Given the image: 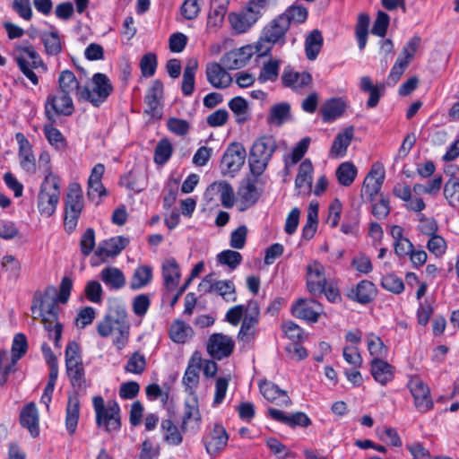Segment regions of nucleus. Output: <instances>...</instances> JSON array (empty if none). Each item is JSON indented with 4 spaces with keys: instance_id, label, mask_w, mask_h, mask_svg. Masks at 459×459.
<instances>
[{
    "instance_id": "0eeeda50",
    "label": "nucleus",
    "mask_w": 459,
    "mask_h": 459,
    "mask_svg": "<svg viewBox=\"0 0 459 459\" xmlns=\"http://www.w3.org/2000/svg\"><path fill=\"white\" fill-rule=\"evenodd\" d=\"M94 88L91 91L88 87H83L79 92V100L91 102L95 107H99L111 94L113 86L108 76L101 73H97L92 77Z\"/></svg>"
},
{
    "instance_id": "a878e982",
    "label": "nucleus",
    "mask_w": 459,
    "mask_h": 459,
    "mask_svg": "<svg viewBox=\"0 0 459 459\" xmlns=\"http://www.w3.org/2000/svg\"><path fill=\"white\" fill-rule=\"evenodd\" d=\"M20 422L23 428L29 429L32 437L39 436V413L34 403H30L22 408L20 413Z\"/></svg>"
},
{
    "instance_id": "49530a36",
    "label": "nucleus",
    "mask_w": 459,
    "mask_h": 459,
    "mask_svg": "<svg viewBox=\"0 0 459 459\" xmlns=\"http://www.w3.org/2000/svg\"><path fill=\"white\" fill-rule=\"evenodd\" d=\"M192 333L189 325L181 320H176L169 328V336L171 340L178 343L186 342L188 335Z\"/></svg>"
},
{
    "instance_id": "6e6552de",
    "label": "nucleus",
    "mask_w": 459,
    "mask_h": 459,
    "mask_svg": "<svg viewBox=\"0 0 459 459\" xmlns=\"http://www.w3.org/2000/svg\"><path fill=\"white\" fill-rule=\"evenodd\" d=\"M247 152L239 143H232L226 149L221 160V171L223 176L233 177L245 163Z\"/></svg>"
},
{
    "instance_id": "5701e85b",
    "label": "nucleus",
    "mask_w": 459,
    "mask_h": 459,
    "mask_svg": "<svg viewBox=\"0 0 459 459\" xmlns=\"http://www.w3.org/2000/svg\"><path fill=\"white\" fill-rule=\"evenodd\" d=\"M281 81L285 87L297 90L310 85L312 83V76L307 72H295L291 66L288 65L282 72Z\"/></svg>"
},
{
    "instance_id": "393cba45",
    "label": "nucleus",
    "mask_w": 459,
    "mask_h": 459,
    "mask_svg": "<svg viewBox=\"0 0 459 459\" xmlns=\"http://www.w3.org/2000/svg\"><path fill=\"white\" fill-rule=\"evenodd\" d=\"M260 391L263 396L269 402L279 406H290L291 400L287 392L280 389L276 385L264 382L260 385Z\"/></svg>"
},
{
    "instance_id": "aec40b11",
    "label": "nucleus",
    "mask_w": 459,
    "mask_h": 459,
    "mask_svg": "<svg viewBox=\"0 0 459 459\" xmlns=\"http://www.w3.org/2000/svg\"><path fill=\"white\" fill-rule=\"evenodd\" d=\"M128 244V238L122 236L114 237L101 241L95 251V255L101 259L105 257H115L119 255Z\"/></svg>"
},
{
    "instance_id": "774afa93",
    "label": "nucleus",
    "mask_w": 459,
    "mask_h": 459,
    "mask_svg": "<svg viewBox=\"0 0 459 459\" xmlns=\"http://www.w3.org/2000/svg\"><path fill=\"white\" fill-rule=\"evenodd\" d=\"M80 247L82 254L88 256L95 247V232L94 230L89 228L83 233L81 241Z\"/></svg>"
},
{
    "instance_id": "69168bd1",
    "label": "nucleus",
    "mask_w": 459,
    "mask_h": 459,
    "mask_svg": "<svg viewBox=\"0 0 459 459\" xmlns=\"http://www.w3.org/2000/svg\"><path fill=\"white\" fill-rule=\"evenodd\" d=\"M82 362L80 354V346L75 341L68 342L65 349V367L75 366V364Z\"/></svg>"
},
{
    "instance_id": "f704fd0d",
    "label": "nucleus",
    "mask_w": 459,
    "mask_h": 459,
    "mask_svg": "<svg viewBox=\"0 0 459 459\" xmlns=\"http://www.w3.org/2000/svg\"><path fill=\"white\" fill-rule=\"evenodd\" d=\"M100 280L106 286L113 290H119L126 284L123 272L117 267H106L100 273Z\"/></svg>"
},
{
    "instance_id": "de8ad7c7",
    "label": "nucleus",
    "mask_w": 459,
    "mask_h": 459,
    "mask_svg": "<svg viewBox=\"0 0 459 459\" xmlns=\"http://www.w3.org/2000/svg\"><path fill=\"white\" fill-rule=\"evenodd\" d=\"M229 108L236 116V121L242 124L248 117V105L247 100L242 97H235L229 102Z\"/></svg>"
},
{
    "instance_id": "423d86ee",
    "label": "nucleus",
    "mask_w": 459,
    "mask_h": 459,
    "mask_svg": "<svg viewBox=\"0 0 459 459\" xmlns=\"http://www.w3.org/2000/svg\"><path fill=\"white\" fill-rule=\"evenodd\" d=\"M267 0H251L246 7L231 12L228 21L232 29H246L255 25L261 16V11Z\"/></svg>"
},
{
    "instance_id": "6ab92c4d",
    "label": "nucleus",
    "mask_w": 459,
    "mask_h": 459,
    "mask_svg": "<svg viewBox=\"0 0 459 459\" xmlns=\"http://www.w3.org/2000/svg\"><path fill=\"white\" fill-rule=\"evenodd\" d=\"M221 64L210 63L206 66L207 81L216 89H225L230 85L232 77Z\"/></svg>"
},
{
    "instance_id": "338daca9",
    "label": "nucleus",
    "mask_w": 459,
    "mask_h": 459,
    "mask_svg": "<svg viewBox=\"0 0 459 459\" xmlns=\"http://www.w3.org/2000/svg\"><path fill=\"white\" fill-rule=\"evenodd\" d=\"M247 236V228L245 225L238 227L231 232L230 245L236 249H241L245 247Z\"/></svg>"
},
{
    "instance_id": "bf43d9fd",
    "label": "nucleus",
    "mask_w": 459,
    "mask_h": 459,
    "mask_svg": "<svg viewBox=\"0 0 459 459\" xmlns=\"http://www.w3.org/2000/svg\"><path fill=\"white\" fill-rule=\"evenodd\" d=\"M203 0H185L180 8L181 15L186 20L196 18L201 11Z\"/></svg>"
},
{
    "instance_id": "c03bdc74",
    "label": "nucleus",
    "mask_w": 459,
    "mask_h": 459,
    "mask_svg": "<svg viewBox=\"0 0 459 459\" xmlns=\"http://www.w3.org/2000/svg\"><path fill=\"white\" fill-rule=\"evenodd\" d=\"M313 165L309 160H303L299 168V172L295 179L297 188L306 187L310 191L312 185Z\"/></svg>"
},
{
    "instance_id": "f257e3e1",
    "label": "nucleus",
    "mask_w": 459,
    "mask_h": 459,
    "mask_svg": "<svg viewBox=\"0 0 459 459\" xmlns=\"http://www.w3.org/2000/svg\"><path fill=\"white\" fill-rule=\"evenodd\" d=\"M130 325L126 310L124 306H112L108 312L97 325L98 333L108 337L111 333H117L113 342L118 350L123 349L129 338Z\"/></svg>"
},
{
    "instance_id": "72a5a7b5",
    "label": "nucleus",
    "mask_w": 459,
    "mask_h": 459,
    "mask_svg": "<svg viewBox=\"0 0 459 459\" xmlns=\"http://www.w3.org/2000/svg\"><path fill=\"white\" fill-rule=\"evenodd\" d=\"M83 88H81L80 82L75 77L74 74L70 70H64L58 76V92L72 94L75 92L79 100V92Z\"/></svg>"
},
{
    "instance_id": "1a4fd4ad",
    "label": "nucleus",
    "mask_w": 459,
    "mask_h": 459,
    "mask_svg": "<svg viewBox=\"0 0 459 459\" xmlns=\"http://www.w3.org/2000/svg\"><path fill=\"white\" fill-rule=\"evenodd\" d=\"M408 388L413 397L414 406L420 413L430 411L434 402L429 385L419 377L413 376L408 382Z\"/></svg>"
},
{
    "instance_id": "dca6fc26",
    "label": "nucleus",
    "mask_w": 459,
    "mask_h": 459,
    "mask_svg": "<svg viewBox=\"0 0 459 459\" xmlns=\"http://www.w3.org/2000/svg\"><path fill=\"white\" fill-rule=\"evenodd\" d=\"M96 423L99 428H104L111 434L119 430L121 427L120 408L116 401H108L106 411L101 412V418H96Z\"/></svg>"
},
{
    "instance_id": "4468645a",
    "label": "nucleus",
    "mask_w": 459,
    "mask_h": 459,
    "mask_svg": "<svg viewBox=\"0 0 459 459\" xmlns=\"http://www.w3.org/2000/svg\"><path fill=\"white\" fill-rule=\"evenodd\" d=\"M307 18V11L299 5L289 7L282 14L272 22V29H288L290 26H298Z\"/></svg>"
},
{
    "instance_id": "412c9836",
    "label": "nucleus",
    "mask_w": 459,
    "mask_h": 459,
    "mask_svg": "<svg viewBox=\"0 0 459 459\" xmlns=\"http://www.w3.org/2000/svg\"><path fill=\"white\" fill-rule=\"evenodd\" d=\"M162 82L160 80L153 81L152 87L148 90L144 100L148 108L145 112L150 114L152 117L160 118L161 117L160 99L162 97Z\"/></svg>"
},
{
    "instance_id": "e433bc0d",
    "label": "nucleus",
    "mask_w": 459,
    "mask_h": 459,
    "mask_svg": "<svg viewBox=\"0 0 459 459\" xmlns=\"http://www.w3.org/2000/svg\"><path fill=\"white\" fill-rule=\"evenodd\" d=\"M162 275L167 290H173L178 284L180 270L175 259H169L162 267Z\"/></svg>"
},
{
    "instance_id": "f03ea898",
    "label": "nucleus",
    "mask_w": 459,
    "mask_h": 459,
    "mask_svg": "<svg viewBox=\"0 0 459 459\" xmlns=\"http://www.w3.org/2000/svg\"><path fill=\"white\" fill-rule=\"evenodd\" d=\"M66 368L67 376L71 385L76 389L75 394L68 397L65 415V428L70 435H74L76 431L79 415H80V400L78 392L85 391L88 384L85 378V371L82 362L75 364V366H68Z\"/></svg>"
},
{
    "instance_id": "79ce46f5",
    "label": "nucleus",
    "mask_w": 459,
    "mask_h": 459,
    "mask_svg": "<svg viewBox=\"0 0 459 459\" xmlns=\"http://www.w3.org/2000/svg\"><path fill=\"white\" fill-rule=\"evenodd\" d=\"M358 174L356 166L350 161L340 164L335 171L338 182L343 186H351Z\"/></svg>"
},
{
    "instance_id": "58836bf2",
    "label": "nucleus",
    "mask_w": 459,
    "mask_h": 459,
    "mask_svg": "<svg viewBox=\"0 0 459 459\" xmlns=\"http://www.w3.org/2000/svg\"><path fill=\"white\" fill-rule=\"evenodd\" d=\"M198 68V62L195 58L187 61L184 69L181 90L185 96H190L195 90V76Z\"/></svg>"
},
{
    "instance_id": "b1692460",
    "label": "nucleus",
    "mask_w": 459,
    "mask_h": 459,
    "mask_svg": "<svg viewBox=\"0 0 459 459\" xmlns=\"http://www.w3.org/2000/svg\"><path fill=\"white\" fill-rule=\"evenodd\" d=\"M268 414L276 421L286 424L290 427L301 426L307 427L311 424L309 418L303 412H295L291 415H286L282 411L269 408Z\"/></svg>"
},
{
    "instance_id": "9d476101",
    "label": "nucleus",
    "mask_w": 459,
    "mask_h": 459,
    "mask_svg": "<svg viewBox=\"0 0 459 459\" xmlns=\"http://www.w3.org/2000/svg\"><path fill=\"white\" fill-rule=\"evenodd\" d=\"M74 110L73 100L68 93L59 92V95H49L45 105L47 117L55 121L56 116H70Z\"/></svg>"
},
{
    "instance_id": "09e8293b",
    "label": "nucleus",
    "mask_w": 459,
    "mask_h": 459,
    "mask_svg": "<svg viewBox=\"0 0 459 459\" xmlns=\"http://www.w3.org/2000/svg\"><path fill=\"white\" fill-rule=\"evenodd\" d=\"M41 39L48 55L56 56L61 52V40L56 31L44 32L41 35Z\"/></svg>"
},
{
    "instance_id": "c85d7f7f",
    "label": "nucleus",
    "mask_w": 459,
    "mask_h": 459,
    "mask_svg": "<svg viewBox=\"0 0 459 459\" xmlns=\"http://www.w3.org/2000/svg\"><path fill=\"white\" fill-rule=\"evenodd\" d=\"M200 422L201 413L197 400L194 399L191 403L186 402L181 430L183 432H186L188 429L196 430L199 429Z\"/></svg>"
},
{
    "instance_id": "473e14b6",
    "label": "nucleus",
    "mask_w": 459,
    "mask_h": 459,
    "mask_svg": "<svg viewBox=\"0 0 459 459\" xmlns=\"http://www.w3.org/2000/svg\"><path fill=\"white\" fill-rule=\"evenodd\" d=\"M209 194H219L221 204L225 208H231L235 203V195L232 186L225 182L221 181L219 183L212 184L206 191V195Z\"/></svg>"
},
{
    "instance_id": "3c124183",
    "label": "nucleus",
    "mask_w": 459,
    "mask_h": 459,
    "mask_svg": "<svg viewBox=\"0 0 459 459\" xmlns=\"http://www.w3.org/2000/svg\"><path fill=\"white\" fill-rule=\"evenodd\" d=\"M161 429L164 431V439L170 445H179L182 442V435L171 420H163Z\"/></svg>"
},
{
    "instance_id": "a211bd4d",
    "label": "nucleus",
    "mask_w": 459,
    "mask_h": 459,
    "mask_svg": "<svg viewBox=\"0 0 459 459\" xmlns=\"http://www.w3.org/2000/svg\"><path fill=\"white\" fill-rule=\"evenodd\" d=\"M229 436L221 425L215 424L211 433L204 438L207 453L212 456L217 455L227 446Z\"/></svg>"
},
{
    "instance_id": "4be33fe9",
    "label": "nucleus",
    "mask_w": 459,
    "mask_h": 459,
    "mask_svg": "<svg viewBox=\"0 0 459 459\" xmlns=\"http://www.w3.org/2000/svg\"><path fill=\"white\" fill-rule=\"evenodd\" d=\"M203 358L202 353L195 351L191 356L185 375L183 377V384L186 389H194L199 383V371L202 368Z\"/></svg>"
},
{
    "instance_id": "2f4dec72",
    "label": "nucleus",
    "mask_w": 459,
    "mask_h": 459,
    "mask_svg": "<svg viewBox=\"0 0 459 459\" xmlns=\"http://www.w3.org/2000/svg\"><path fill=\"white\" fill-rule=\"evenodd\" d=\"M276 149V143L272 135H264L253 144L250 152L258 158L271 160Z\"/></svg>"
},
{
    "instance_id": "864d4df0",
    "label": "nucleus",
    "mask_w": 459,
    "mask_h": 459,
    "mask_svg": "<svg viewBox=\"0 0 459 459\" xmlns=\"http://www.w3.org/2000/svg\"><path fill=\"white\" fill-rule=\"evenodd\" d=\"M279 61L278 60H270L264 64L258 80L261 82H265L267 81L274 82L278 78L279 74Z\"/></svg>"
},
{
    "instance_id": "37998d69",
    "label": "nucleus",
    "mask_w": 459,
    "mask_h": 459,
    "mask_svg": "<svg viewBox=\"0 0 459 459\" xmlns=\"http://www.w3.org/2000/svg\"><path fill=\"white\" fill-rule=\"evenodd\" d=\"M19 157L22 168L28 173L34 174L36 171V163L31 146L28 140L22 141L19 148Z\"/></svg>"
},
{
    "instance_id": "c756f323",
    "label": "nucleus",
    "mask_w": 459,
    "mask_h": 459,
    "mask_svg": "<svg viewBox=\"0 0 459 459\" xmlns=\"http://www.w3.org/2000/svg\"><path fill=\"white\" fill-rule=\"evenodd\" d=\"M371 374L377 382L384 385L394 378V367L384 359L374 358L371 360Z\"/></svg>"
},
{
    "instance_id": "6e6d98bb",
    "label": "nucleus",
    "mask_w": 459,
    "mask_h": 459,
    "mask_svg": "<svg viewBox=\"0 0 459 459\" xmlns=\"http://www.w3.org/2000/svg\"><path fill=\"white\" fill-rule=\"evenodd\" d=\"M217 260L221 264H225L230 269H236L242 262V255L239 252L234 250H224L217 255Z\"/></svg>"
},
{
    "instance_id": "bb28decb",
    "label": "nucleus",
    "mask_w": 459,
    "mask_h": 459,
    "mask_svg": "<svg viewBox=\"0 0 459 459\" xmlns=\"http://www.w3.org/2000/svg\"><path fill=\"white\" fill-rule=\"evenodd\" d=\"M377 295L375 284L368 280L359 281L357 286L351 290L349 297L360 304L370 303Z\"/></svg>"
},
{
    "instance_id": "a18cd8bd",
    "label": "nucleus",
    "mask_w": 459,
    "mask_h": 459,
    "mask_svg": "<svg viewBox=\"0 0 459 459\" xmlns=\"http://www.w3.org/2000/svg\"><path fill=\"white\" fill-rule=\"evenodd\" d=\"M152 278V268L148 265H142L137 267L132 276L130 281V288L132 290H138L146 286Z\"/></svg>"
},
{
    "instance_id": "603ef678",
    "label": "nucleus",
    "mask_w": 459,
    "mask_h": 459,
    "mask_svg": "<svg viewBox=\"0 0 459 459\" xmlns=\"http://www.w3.org/2000/svg\"><path fill=\"white\" fill-rule=\"evenodd\" d=\"M172 152L173 148L170 142L167 138L161 139L155 148L154 161L160 165L166 163L170 158Z\"/></svg>"
},
{
    "instance_id": "e2e57ef3",
    "label": "nucleus",
    "mask_w": 459,
    "mask_h": 459,
    "mask_svg": "<svg viewBox=\"0 0 459 459\" xmlns=\"http://www.w3.org/2000/svg\"><path fill=\"white\" fill-rule=\"evenodd\" d=\"M381 285L384 289L395 294L401 293L404 289L403 281L394 274H388L382 278Z\"/></svg>"
},
{
    "instance_id": "f8f14e48",
    "label": "nucleus",
    "mask_w": 459,
    "mask_h": 459,
    "mask_svg": "<svg viewBox=\"0 0 459 459\" xmlns=\"http://www.w3.org/2000/svg\"><path fill=\"white\" fill-rule=\"evenodd\" d=\"M234 341L223 333H212L207 342L206 350L214 359H222L229 357L234 349Z\"/></svg>"
},
{
    "instance_id": "8fccbe9b",
    "label": "nucleus",
    "mask_w": 459,
    "mask_h": 459,
    "mask_svg": "<svg viewBox=\"0 0 459 459\" xmlns=\"http://www.w3.org/2000/svg\"><path fill=\"white\" fill-rule=\"evenodd\" d=\"M213 292L221 296L226 301H236L237 299L235 285L230 280L214 281Z\"/></svg>"
},
{
    "instance_id": "052dcab7",
    "label": "nucleus",
    "mask_w": 459,
    "mask_h": 459,
    "mask_svg": "<svg viewBox=\"0 0 459 459\" xmlns=\"http://www.w3.org/2000/svg\"><path fill=\"white\" fill-rule=\"evenodd\" d=\"M102 286L98 281H89L84 288V294L88 300L100 303L102 300Z\"/></svg>"
},
{
    "instance_id": "20e7f679",
    "label": "nucleus",
    "mask_w": 459,
    "mask_h": 459,
    "mask_svg": "<svg viewBox=\"0 0 459 459\" xmlns=\"http://www.w3.org/2000/svg\"><path fill=\"white\" fill-rule=\"evenodd\" d=\"M83 209V195L78 183H71L68 186L65 205L64 227L66 232L72 233L78 223Z\"/></svg>"
},
{
    "instance_id": "ddd939ff",
    "label": "nucleus",
    "mask_w": 459,
    "mask_h": 459,
    "mask_svg": "<svg viewBox=\"0 0 459 459\" xmlns=\"http://www.w3.org/2000/svg\"><path fill=\"white\" fill-rule=\"evenodd\" d=\"M322 313L321 304L313 299H299L292 307L294 316L310 323L317 322Z\"/></svg>"
},
{
    "instance_id": "cd10ccee",
    "label": "nucleus",
    "mask_w": 459,
    "mask_h": 459,
    "mask_svg": "<svg viewBox=\"0 0 459 459\" xmlns=\"http://www.w3.org/2000/svg\"><path fill=\"white\" fill-rule=\"evenodd\" d=\"M347 104L342 98H332L325 100L321 108L323 120L332 122L342 116Z\"/></svg>"
},
{
    "instance_id": "f3484780",
    "label": "nucleus",
    "mask_w": 459,
    "mask_h": 459,
    "mask_svg": "<svg viewBox=\"0 0 459 459\" xmlns=\"http://www.w3.org/2000/svg\"><path fill=\"white\" fill-rule=\"evenodd\" d=\"M257 178H247L244 179L238 189V195L240 200V211H245L247 208L256 204L261 195V190L255 186Z\"/></svg>"
},
{
    "instance_id": "c9c22d12",
    "label": "nucleus",
    "mask_w": 459,
    "mask_h": 459,
    "mask_svg": "<svg viewBox=\"0 0 459 459\" xmlns=\"http://www.w3.org/2000/svg\"><path fill=\"white\" fill-rule=\"evenodd\" d=\"M360 90L369 93L367 107L373 108L377 106L382 96V91L385 90V85H374L370 77L362 76L360 78Z\"/></svg>"
},
{
    "instance_id": "9b49d317",
    "label": "nucleus",
    "mask_w": 459,
    "mask_h": 459,
    "mask_svg": "<svg viewBox=\"0 0 459 459\" xmlns=\"http://www.w3.org/2000/svg\"><path fill=\"white\" fill-rule=\"evenodd\" d=\"M57 290L55 286H48L43 291L37 290L34 293L31 312L36 314L39 312H57Z\"/></svg>"
},
{
    "instance_id": "13d9d810",
    "label": "nucleus",
    "mask_w": 459,
    "mask_h": 459,
    "mask_svg": "<svg viewBox=\"0 0 459 459\" xmlns=\"http://www.w3.org/2000/svg\"><path fill=\"white\" fill-rule=\"evenodd\" d=\"M145 367L146 360L144 356L139 352H134L125 366V370L129 373L140 375L144 371Z\"/></svg>"
},
{
    "instance_id": "4d7b16f0",
    "label": "nucleus",
    "mask_w": 459,
    "mask_h": 459,
    "mask_svg": "<svg viewBox=\"0 0 459 459\" xmlns=\"http://www.w3.org/2000/svg\"><path fill=\"white\" fill-rule=\"evenodd\" d=\"M157 56L154 53H147L140 60V69L143 77H152L154 75L157 68Z\"/></svg>"
},
{
    "instance_id": "2eb2a0df",
    "label": "nucleus",
    "mask_w": 459,
    "mask_h": 459,
    "mask_svg": "<svg viewBox=\"0 0 459 459\" xmlns=\"http://www.w3.org/2000/svg\"><path fill=\"white\" fill-rule=\"evenodd\" d=\"M384 169L377 165H373L364 179L361 196H366L370 202L373 201L375 196L379 193L384 183Z\"/></svg>"
},
{
    "instance_id": "7c9ffc66",
    "label": "nucleus",
    "mask_w": 459,
    "mask_h": 459,
    "mask_svg": "<svg viewBox=\"0 0 459 459\" xmlns=\"http://www.w3.org/2000/svg\"><path fill=\"white\" fill-rule=\"evenodd\" d=\"M283 45L285 43V30H271L262 36L256 44V51L259 56H266L269 54L273 44Z\"/></svg>"
},
{
    "instance_id": "5fc2aeb1",
    "label": "nucleus",
    "mask_w": 459,
    "mask_h": 459,
    "mask_svg": "<svg viewBox=\"0 0 459 459\" xmlns=\"http://www.w3.org/2000/svg\"><path fill=\"white\" fill-rule=\"evenodd\" d=\"M444 195L451 206H455L459 200V179L455 177L449 178L444 186Z\"/></svg>"
},
{
    "instance_id": "39448f33",
    "label": "nucleus",
    "mask_w": 459,
    "mask_h": 459,
    "mask_svg": "<svg viewBox=\"0 0 459 459\" xmlns=\"http://www.w3.org/2000/svg\"><path fill=\"white\" fill-rule=\"evenodd\" d=\"M28 343L23 333L15 334L11 353L7 351H0V385L7 381L11 372L15 371V364L26 353Z\"/></svg>"
},
{
    "instance_id": "ea45409f",
    "label": "nucleus",
    "mask_w": 459,
    "mask_h": 459,
    "mask_svg": "<svg viewBox=\"0 0 459 459\" xmlns=\"http://www.w3.org/2000/svg\"><path fill=\"white\" fill-rule=\"evenodd\" d=\"M290 117V105L287 102H281L270 108L267 122L277 126H281Z\"/></svg>"
},
{
    "instance_id": "4c0bfd02",
    "label": "nucleus",
    "mask_w": 459,
    "mask_h": 459,
    "mask_svg": "<svg viewBox=\"0 0 459 459\" xmlns=\"http://www.w3.org/2000/svg\"><path fill=\"white\" fill-rule=\"evenodd\" d=\"M353 135L354 127L352 126L346 127L343 132L339 133L333 143L331 153L334 156H344Z\"/></svg>"
},
{
    "instance_id": "0e129e2a",
    "label": "nucleus",
    "mask_w": 459,
    "mask_h": 459,
    "mask_svg": "<svg viewBox=\"0 0 459 459\" xmlns=\"http://www.w3.org/2000/svg\"><path fill=\"white\" fill-rule=\"evenodd\" d=\"M368 350L372 356L380 359L385 357L387 352V349L382 340L371 334L368 339Z\"/></svg>"
},
{
    "instance_id": "a19ab883",
    "label": "nucleus",
    "mask_w": 459,
    "mask_h": 459,
    "mask_svg": "<svg viewBox=\"0 0 459 459\" xmlns=\"http://www.w3.org/2000/svg\"><path fill=\"white\" fill-rule=\"evenodd\" d=\"M323 36L320 30H311L305 39V51L308 60H315L323 46Z\"/></svg>"
},
{
    "instance_id": "7ed1b4c3",
    "label": "nucleus",
    "mask_w": 459,
    "mask_h": 459,
    "mask_svg": "<svg viewBox=\"0 0 459 459\" xmlns=\"http://www.w3.org/2000/svg\"><path fill=\"white\" fill-rule=\"evenodd\" d=\"M60 182L58 176H45L38 195V209L42 216L50 217L56 212L60 197Z\"/></svg>"
},
{
    "instance_id": "680f3d73",
    "label": "nucleus",
    "mask_w": 459,
    "mask_h": 459,
    "mask_svg": "<svg viewBox=\"0 0 459 459\" xmlns=\"http://www.w3.org/2000/svg\"><path fill=\"white\" fill-rule=\"evenodd\" d=\"M44 133L51 145H54L56 149H63L65 147V140L61 132L51 124L45 126Z\"/></svg>"
}]
</instances>
